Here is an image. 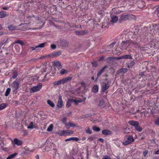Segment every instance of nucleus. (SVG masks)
I'll return each mask as SVG.
<instances>
[{"label":"nucleus","instance_id":"f257e3e1","mask_svg":"<svg viewBox=\"0 0 159 159\" xmlns=\"http://www.w3.org/2000/svg\"><path fill=\"white\" fill-rule=\"evenodd\" d=\"M51 69L52 67L50 66V64L46 63L43 68V70H42L41 72L42 74H43L44 72H46L47 73L44 76H43L44 79H40L39 80L41 82L45 81L48 80V79H46V76L48 74L50 73Z\"/></svg>","mask_w":159,"mask_h":159},{"label":"nucleus","instance_id":"f03ea898","mask_svg":"<svg viewBox=\"0 0 159 159\" xmlns=\"http://www.w3.org/2000/svg\"><path fill=\"white\" fill-rule=\"evenodd\" d=\"M134 140V139L132 136H126L125 137L124 142L122 144L124 145H126L133 142Z\"/></svg>","mask_w":159,"mask_h":159},{"label":"nucleus","instance_id":"7ed1b4c3","mask_svg":"<svg viewBox=\"0 0 159 159\" xmlns=\"http://www.w3.org/2000/svg\"><path fill=\"white\" fill-rule=\"evenodd\" d=\"M131 40H126L122 42L120 44L121 48L123 50L126 49L131 45Z\"/></svg>","mask_w":159,"mask_h":159},{"label":"nucleus","instance_id":"20e7f679","mask_svg":"<svg viewBox=\"0 0 159 159\" xmlns=\"http://www.w3.org/2000/svg\"><path fill=\"white\" fill-rule=\"evenodd\" d=\"M120 18L122 20L124 21L131 19H135V16L131 14L122 15L121 16Z\"/></svg>","mask_w":159,"mask_h":159},{"label":"nucleus","instance_id":"39448f33","mask_svg":"<svg viewBox=\"0 0 159 159\" xmlns=\"http://www.w3.org/2000/svg\"><path fill=\"white\" fill-rule=\"evenodd\" d=\"M42 85L41 83H39L37 86L31 88L30 90V93H34L39 91L42 87Z\"/></svg>","mask_w":159,"mask_h":159},{"label":"nucleus","instance_id":"423d86ee","mask_svg":"<svg viewBox=\"0 0 159 159\" xmlns=\"http://www.w3.org/2000/svg\"><path fill=\"white\" fill-rule=\"evenodd\" d=\"M102 90V91H105L106 90L108 89L110 85L108 83H106L105 82H102L101 84Z\"/></svg>","mask_w":159,"mask_h":159},{"label":"nucleus","instance_id":"0eeeda50","mask_svg":"<svg viewBox=\"0 0 159 159\" xmlns=\"http://www.w3.org/2000/svg\"><path fill=\"white\" fill-rule=\"evenodd\" d=\"M12 143H14V144L17 145V146H20L22 143V141L21 140H18L17 138H15L13 141H11Z\"/></svg>","mask_w":159,"mask_h":159},{"label":"nucleus","instance_id":"6e6552de","mask_svg":"<svg viewBox=\"0 0 159 159\" xmlns=\"http://www.w3.org/2000/svg\"><path fill=\"white\" fill-rule=\"evenodd\" d=\"M60 42L61 46L63 47H67L68 46L69 44L68 41L66 40H61Z\"/></svg>","mask_w":159,"mask_h":159},{"label":"nucleus","instance_id":"1a4fd4ad","mask_svg":"<svg viewBox=\"0 0 159 159\" xmlns=\"http://www.w3.org/2000/svg\"><path fill=\"white\" fill-rule=\"evenodd\" d=\"M136 39L137 40V41H135L134 40L133 41L131 40V42H132L131 45H133L135 48H139L140 47V45L139 43L137 42L139 41V39L138 38L137 39L136 38Z\"/></svg>","mask_w":159,"mask_h":159},{"label":"nucleus","instance_id":"9d476101","mask_svg":"<svg viewBox=\"0 0 159 159\" xmlns=\"http://www.w3.org/2000/svg\"><path fill=\"white\" fill-rule=\"evenodd\" d=\"M128 123L131 126H134V128L139 125V123L138 122L134 120H129Z\"/></svg>","mask_w":159,"mask_h":159},{"label":"nucleus","instance_id":"9b49d317","mask_svg":"<svg viewBox=\"0 0 159 159\" xmlns=\"http://www.w3.org/2000/svg\"><path fill=\"white\" fill-rule=\"evenodd\" d=\"M46 43H43L40 44L38 45L35 46L36 50L37 51H39L41 50V48H42L45 47Z\"/></svg>","mask_w":159,"mask_h":159},{"label":"nucleus","instance_id":"f8f14e48","mask_svg":"<svg viewBox=\"0 0 159 159\" xmlns=\"http://www.w3.org/2000/svg\"><path fill=\"white\" fill-rule=\"evenodd\" d=\"M63 105V102L62 99V97L61 95H59L58 101L57 103V106L58 107H61Z\"/></svg>","mask_w":159,"mask_h":159},{"label":"nucleus","instance_id":"ddd939ff","mask_svg":"<svg viewBox=\"0 0 159 159\" xmlns=\"http://www.w3.org/2000/svg\"><path fill=\"white\" fill-rule=\"evenodd\" d=\"M53 65L57 67L59 70L61 68V65L60 62L59 61H54L53 62Z\"/></svg>","mask_w":159,"mask_h":159},{"label":"nucleus","instance_id":"4468645a","mask_svg":"<svg viewBox=\"0 0 159 159\" xmlns=\"http://www.w3.org/2000/svg\"><path fill=\"white\" fill-rule=\"evenodd\" d=\"M102 133L106 135H111L112 134V133L111 131L107 129L103 130L102 131Z\"/></svg>","mask_w":159,"mask_h":159},{"label":"nucleus","instance_id":"2eb2a0df","mask_svg":"<svg viewBox=\"0 0 159 159\" xmlns=\"http://www.w3.org/2000/svg\"><path fill=\"white\" fill-rule=\"evenodd\" d=\"M11 86L14 90L17 89L19 87V84L16 81L13 82Z\"/></svg>","mask_w":159,"mask_h":159},{"label":"nucleus","instance_id":"dca6fc26","mask_svg":"<svg viewBox=\"0 0 159 159\" xmlns=\"http://www.w3.org/2000/svg\"><path fill=\"white\" fill-rule=\"evenodd\" d=\"M107 66H104L103 68L101 69L98 72L97 75V77H99L102 74L104 70L107 68Z\"/></svg>","mask_w":159,"mask_h":159},{"label":"nucleus","instance_id":"f3484780","mask_svg":"<svg viewBox=\"0 0 159 159\" xmlns=\"http://www.w3.org/2000/svg\"><path fill=\"white\" fill-rule=\"evenodd\" d=\"M76 34L78 35H83L87 34V32H85L84 30L76 31H75Z\"/></svg>","mask_w":159,"mask_h":159},{"label":"nucleus","instance_id":"a211bd4d","mask_svg":"<svg viewBox=\"0 0 159 159\" xmlns=\"http://www.w3.org/2000/svg\"><path fill=\"white\" fill-rule=\"evenodd\" d=\"M111 22L112 23H116L118 21V18L116 16H111Z\"/></svg>","mask_w":159,"mask_h":159},{"label":"nucleus","instance_id":"6ab92c4d","mask_svg":"<svg viewBox=\"0 0 159 159\" xmlns=\"http://www.w3.org/2000/svg\"><path fill=\"white\" fill-rule=\"evenodd\" d=\"M70 79L71 78L69 77H67L61 80V83L62 84H64L65 83H66L70 80Z\"/></svg>","mask_w":159,"mask_h":159},{"label":"nucleus","instance_id":"aec40b11","mask_svg":"<svg viewBox=\"0 0 159 159\" xmlns=\"http://www.w3.org/2000/svg\"><path fill=\"white\" fill-rule=\"evenodd\" d=\"M74 102L73 99L69 100L67 102L66 104V107H70L72 103Z\"/></svg>","mask_w":159,"mask_h":159},{"label":"nucleus","instance_id":"412c9836","mask_svg":"<svg viewBox=\"0 0 159 159\" xmlns=\"http://www.w3.org/2000/svg\"><path fill=\"white\" fill-rule=\"evenodd\" d=\"M65 133V135H69L73 134L74 133V131L71 130H65L64 132Z\"/></svg>","mask_w":159,"mask_h":159},{"label":"nucleus","instance_id":"4be33fe9","mask_svg":"<svg viewBox=\"0 0 159 159\" xmlns=\"http://www.w3.org/2000/svg\"><path fill=\"white\" fill-rule=\"evenodd\" d=\"M98 86L97 85H94L93 88V93H97L98 91Z\"/></svg>","mask_w":159,"mask_h":159},{"label":"nucleus","instance_id":"5701e85b","mask_svg":"<svg viewBox=\"0 0 159 159\" xmlns=\"http://www.w3.org/2000/svg\"><path fill=\"white\" fill-rule=\"evenodd\" d=\"M16 43L19 44L21 45H23L24 44L23 42L22 41L19 40L15 41L13 43V44Z\"/></svg>","mask_w":159,"mask_h":159},{"label":"nucleus","instance_id":"b1692460","mask_svg":"<svg viewBox=\"0 0 159 159\" xmlns=\"http://www.w3.org/2000/svg\"><path fill=\"white\" fill-rule=\"evenodd\" d=\"M47 103L52 107H53L55 106V105L53 102L50 100H48L47 101Z\"/></svg>","mask_w":159,"mask_h":159},{"label":"nucleus","instance_id":"393cba45","mask_svg":"<svg viewBox=\"0 0 159 159\" xmlns=\"http://www.w3.org/2000/svg\"><path fill=\"white\" fill-rule=\"evenodd\" d=\"M53 127L52 124H51L47 129V131L48 132H51L52 131Z\"/></svg>","mask_w":159,"mask_h":159},{"label":"nucleus","instance_id":"a878e982","mask_svg":"<svg viewBox=\"0 0 159 159\" xmlns=\"http://www.w3.org/2000/svg\"><path fill=\"white\" fill-rule=\"evenodd\" d=\"M123 59H132L133 58L130 55L127 54L123 56Z\"/></svg>","mask_w":159,"mask_h":159},{"label":"nucleus","instance_id":"bb28decb","mask_svg":"<svg viewBox=\"0 0 159 159\" xmlns=\"http://www.w3.org/2000/svg\"><path fill=\"white\" fill-rule=\"evenodd\" d=\"M7 16L6 14L4 11H2L0 12V18H3Z\"/></svg>","mask_w":159,"mask_h":159},{"label":"nucleus","instance_id":"cd10ccee","mask_svg":"<svg viewBox=\"0 0 159 159\" xmlns=\"http://www.w3.org/2000/svg\"><path fill=\"white\" fill-rule=\"evenodd\" d=\"M16 155L17 153H16L13 154L8 157L6 159H11L14 158Z\"/></svg>","mask_w":159,"mask_h":159},{"label":"nucleus","instance_id":"c85d7f7f","mask_svg":"<svg viewBox=\"0 0 159 159\" xmlns=\"http://www.w3.org/2000/svg\"><path fill=\"white\" fill-rule=\"evenodd\" d=\"M136 130L138 132H141L142 131L143 129L142 128L139 126V125L136 127L135 128Z\"/></svg>","mask_w":159,"mask_h":159},{"label":"nucleus","instance_id":"c756f323","mask_svg":"<svg viewBox=\"0 0 159 159\" xmlns=\"http://www.w3.org/2000/svg\"><path fill=\"white\" fill-rule=\"evenodd\" d=\"M104 102L103 99L101 100L99 102V105L100 107H103L104 104Z\"/></svg>","mask_w":159,"mask_h":159},{"label":"nucleus","instance_id":"7c9ffc66","mask_svg":"<svg viewBox=\"0 0 159 159\" xmlns=\"http://www.w3.org/2000/svg\"><path fill=\"white\" fill-rule=\"evenodd\" d=\"M129 128H126L123 130V132L124 133L127 134L129 132Z\"/></svg>","mask_w":159,"mask_h":159},{"label":"nucleus","instance_id":"2f4dec72","mask_svg":"<svg viewBox=\"0 0 159 159\" xmlns=\"http://www.w3.org/2000/svg\"><path fill=\"white\" fill-rule=\"evenodd\" d=\"M61 80H58L57 81L55 82L53 84L54 85H57L61 84Z\"/></svg>","mask_w":159,"mask_h":159},{"label":"nucleus","instance_id":"473e14b6","mask_svg":"<svg viewBox=\"0 0 159 159\" xmlns=\"http://www.w3.org/2000/svg\"><path fill=\"white\" fill-rule=\"evenodd\" d=\"M154 124L157 126H159V117L155 119L154 121Z\"/></svg>","mask_w":159,"mask_h":159},{"label":"nucleus","instance_id":"72a5a7b5","mask_svg":"<svg viewBox=\"0 0 159 159\" xmlns=\"http://www.w3.org/2000/svg\"><path fill=\"white\" fill-rule=\"evenodd\" d=\"M10 91H11V89H10V88H8L7 89V90H6V92H5V96H8L9 95V93H10Z\"/></svg>","mask_w":159,"mask_h":159},{"label":"nucleus","instance_id":"f704fd0d","mask_svg":"<svg viewBox=\"0 0 159 159\" xmlns=\"http://www.w3.org/2000/svg\"><path fill=\"white\" fill-rule=\"evenodd\" d=\"M128 71V70L127 68H122L120 70V72L123 73H125L126 72Z\"/></svg>","mask_w":159,"mask_h":159},{"label":"nucleus","instance_id":"c9c22d12","mask_svg":"<svg viewBox=\"0 0 159 159\" xmlns=\"http://www.w3.org/2000/svg\"><path fill=\"white\" fill-rule=\"evenodd\" d=\"M80 84L81 85V86L80 87V88H81V87H84V89L85 90L86 88V84L84 81H82L80 82Z\"/></svg>","mask_w":159,"mask_h":159},{"label":"nucleus","instance_id":"e433bc0d","mask_svg":"<svg viewBox=\"0 0 159 159\" xmlns=\"http://www.w3.org/2000/svg\"><path fill=\"white\" fill-rule=\"evenodd\" d=\"M93 130L96 131H99L100 130V129L98 127H97L96 126L93 127Z\"/></svg>","mask_w":159,"mask_h":159},{"label":"nucleus","instance_id":"4c0bfd02","mask_svg":"<svg viewBox=\"0 0 159 159\" xmlns=\"http://www.w3.org/2000/svg\"><path fill=\"white\" fill-rule=\"evenodd\" d=\"M7 106V105L5 103H2L0 105L1 109L2 110L5 108Z\"/></svg>","mask_w":159,"mask_h":159},{"label":"nucleus","instance_id":"58836bf2","mask_svg":"<svg viewBox=\"0 0 159 159\" xmlns=\"http://www.w3.org/2000/svg\"><path fill=\"white\" fill-rule=\"evenodd\" d=\"M33 124H34L33 122H30V125L29 126L27 127L28 128L30 129H33V128H34L33 126Z\"/></svg>","mask_w":159,"mask_h":159},{"label":"nucleus","instance_id":"ea45409f","mask_svg":"<svg viewBox=\"0 0 159 159\" xmlns=\"http://www.w3.org/2000/svg\"><path fill=\"white\" fill-rule=\"evenodd\" d=\"M8 28L10 30H12L15 29V27L12 25H9L8 26Z\"/></svg>","mask_w":159,"mask_h":159},{"label":"nucleus","instance_id":"a19ab883","mask_svg":"<svg viewBox=\"0 0 159 159\" xmlns=\"http://www.w3.org/2000/svg\"><path fill=\"white\" fill-rule=\"evenodd\" d=\"M65 127L66 129L69 128L70 127V123H65Z\"/></svg>","mask_w":159,"mask_h":159},{"label":"nucleus","instance_id":"79ce46f5","mask_svg":"<svg viewBox=\"0 0 159 159\" xmlns=\"http://www.w3.org/2000/svg\"><path fill=\"white\" fill-rule=\"evenodd\" d=\"M74 102H75L76 104H77L78 103H81L82 102V101L81 99L80 100H76V99H73Z\"/></svg>","mask_w":159,"mask_h":159},{"label":"nucleus","instance_id":"37998d69","mask_svg":"<svg viewBox=\"0 0 159 159\" xmlns=\"http://www.w3.org/2000/svg\"><path fill=\"white\" fill-rule=\"evenodd\" d=\"M64 130H62V131H60L58 132V134L60 136H63L65 135V133H64Z\"/></svg>","mask_w":159,"mask_h":159},{"label":"nucleus","instance_id":"c03bdc74","mask_svg":"<svg viewBox=\"0 0 159 159\" xmlns=\"http://www.w3.org/2000/svg\"><path fill=\"white\" fill-rule=\"evenodd\" d=\"M102 159H111L110 157L107 155L104 156Z\"/></svg>","mask_w":159,"mask_h":159},{"label":"nucleus","instance_id":"a18cd8bd","mask_svg":"<svg viewBox=\"0 0 159 159\" xmlns=\"http://www.w3.org/2000/svg\"><path fill=\"white\" fill-rule=\"evenodd\" d=\"M66 72V70L64 69H61L60 71V73L62 74H64Z\"/></svg>","mask_w":159,"mask_h":159},{"label":"nucleus","instance_id":"49530a36","mask_svg":"<svg viewBox=\"0 0 159 159\" xmlns=\"http://www.w3.org/2000/svg\"><path fill=\"white\" fill-rule=\"evenodd\" d=\"M71 139H71V140H75L76 141H77L79 140V139L77 137H71Z\"/></svg>","mask_w":159,"mask_h":159},{"label":"nucleus","instance_id":"de8ad7c7","mask_svg":"<svg viewBox=\"0 0 159 159\" xmlns=\"http://www.w3.org/2000/svg\"><path fill=\"white\" fill-rule=\"evenodd\" d=\"M86 132L87 133L89 134H91L92 133L91 130L89 128L86 130Z\"/></svg>","mask_w":159,"mask_h":159},{"label":"nucleus","instance_id":"09e8293b","mask_svg":"<svg viewBox=\"0 0 159 159\" xmlns=\"http://www.w3.org/2000/svg\"><path fill=\"white\" fill-rule=\"evenodd\" d=\"M116 43L115 42H113L110 44L109 46V48H111L113 47L114 45Z\"/></svg>","mask_w":159,"mask_h":159},{"label":"nucleus","instance_id":"8fccbe9b","mask_svg":"<svg viewBox=\"0 0 159 159\" xmlns=\"http://www.w3.org/2000/svg\"><path fill=\"white\" fill-rule=\"evenodd\" d=\"M51 48H52V49H55L56 48V45L53 44H51Z\"/></svg>","mask_w":159,"mask_h":159},{"label":"nucleus","instance_id":"3c124183","mask_svg":"<svg viewBox=\"0 0 159 159\" xmlns=\"http://www.w3.org/2000/svg\"><path fill=\"white\" fill-rule=\"evenodd\" d=\"M61 53L60 52H55L54 54V55L55 56H58L60 55L61 54Z\"/></svg>","mask_w":159,"mask_h":159},{"label":"nucleus","instance_id":"603ef678","mask_svg":"<svg viewBox=\"0 0 159 159\" xmlns=\"http://www.w3.org/2000/svg\"><path fill=\"white\" fill-rule=\"evenodd\" d=\"M135 63L134 61H131L129 63V66L132 67L134 65Z\"/></svg>","mask_w":159,"mask_h":159},{"label":"nucleus","instance_id":"864d4df0","mask_svg":"<svg viewBox=\"0 0 159 159\" xmlns=\"http://www.w3.org/2000/svg\"><path fill=\"white\" fill-rule=\"evenodd\" d=\"M148 151H146V150H145V151H144L143 152V154L144 157H145L146 156V155L148 153Z\"/></svg>","mask_w":159,"mask_h":159},{"label":"nucleus","instance_id":"5fc2aeb1","mask_svg":"<svg viewBox=\"0 0 159 159\" xmlns=\"http://www.w3.org/2000/svg\"><path fill=\"white\" fill-rule=\"evenodd\" d=\"M17 76V73H15L12 76V78H13V79H15L16 77Z\"/></svg>","mask_w":159,"mask_h":159},{"label":"nucleus","instance_id":"6e6d98bb","mask_svg":"<svg viewBox=\"0 0 159 159\" xmlns=\"http://www.w3.org/2000/svg\"><path fill=\"white\" fill-rule=\"evenodd\" d=\"M141 3H143V5H140L139 7L141 8L143 7H144L145 6V3L144 2H140Z\"/></svg>","mask_w":159,"mask_h":159},{"label":"nucleus","instance_id":"4d7b16f0","mask_svg":"<svg viewBox=\"0 0 159 159\" xmlns=\"http://www.w3.org/2000/svg\"><path fill=\"white\" fill-rule=\"evenodd\" d=\"M75 126H76L75 124H74L73 123H70V127H75Z\"/></svg>","mask_w":159,"mask_h":159},{"label":"nucleus","instance_id":"13d9d810","mask_svg":"<svg viewBox=\"0 0 159 159\" xmlns=\"http://www.w3.org/2000/svg\"><path fill=\"white\" fill-rule=\"evenodd\" d=\"M116 59H117V60H120V59H123V56H121V57H116Z\"/></svg>","mask_w":159,"mask_h":159},{"label":"nucleus","instance_id":"bf43d9fd","mask_svg":"<svg viewBox=\"0 0 159 159\" xmlns=\"http://www.w3.org/2000/svg\"><path fill=\"white\" fill-rule=\"evenodd\" d=\"M30 48L32 50H36L35 46L34 47H30Z\"/></svg>","mask_w":159,"mask_h":159},{"label":"nucleus","instance_id":"052dcab7","mask_svg":"<svg viewBox=\"0 0 159 159\" xmlns=\"http://www.w3.org/2000/svg\"><path fill=\"white\" fill-rule=\"evenodd\" d=\"M46 57V56H42L41 57H40L38 58V59H43L44 58H45Z\"/></svg>","mask_w":159,"mask_h":159},{"label":"nucleus","instance_id":"680f3d73","mask_svg":"<svg viewBox=\"0 0 159 159\" xmlns=\"http://www.w3.org/2000/svg\"><path fill=\"white\" fill-rule=\"evenodd\" d=\"M71 139V138H69V139H66L65 140V141H66V142H67V141H70V140H71V139Z\"/></svg>","mask_w":159,"mask_h":159},{"label":"nucleus","instance_id":"e2e57ef3","mask_svg":"<svg viewBox=\"0 0 159 159\" xmlns=\"http://www.w3.org/2000/svg\"><path fill=\"white\" fill-rule=\"evenodd\" d=\"M93 139V137H90V138H89L88 139V140L89 141H91Z\"/></svg>","mask_w":159,"mask_h":159},{"label":"nucleus","instance_id":"0e129e2a","mask_svg":"<svg viewBox=\"0 0 159 159\" xmlns=\"http://www.w3.org/2000/svg\"><path fill=\"white\" fill-rule=\"evenodd\" d=\"M98 140L100 141H101L102 142H104V140L102 138H99L98 139Z\"/></svg>","mask_w":159,"mask_h":159},{"label":"nucleus","instance_id":"69168bd1","mask_svg":"<svg viewBox=\"0 0 159 159\" xmlns=\"http://www.w3.org/2000/svg\"><path fill=\"white\" fill-rule=\"evenodd\" d=\"M155 154H159V149L156 152Z\"/></svg>","mask_w":159,"mask_h":159},{"label":"nucleus","instance_id":"338daca9","mask_svg":"<svg viewBox=\"0 0 159 159\" xmlns=\"http://www.w3.org/2000/svg\"><path fill=\"white\" fill-rule=\"evenodd\" d=\"M156 11L158 12V13H159V7L157 8V10H156Z\"/></svg>","mask_w":159,"mask_h":159},{"label":"nucleus","instance_id":"774afa93","mask_svg":"<svg viewBox=\"0 0 159 159\" xmlns=\"http://www.w3.org/2000/svg\"><path fill=\"white\" fill-rule=\"evenodd\" d=\"M3 9L4 10H7L8 9V7H3Z\"/></svg>","mask_w":159,"mask_h":159}]
</instances>
